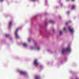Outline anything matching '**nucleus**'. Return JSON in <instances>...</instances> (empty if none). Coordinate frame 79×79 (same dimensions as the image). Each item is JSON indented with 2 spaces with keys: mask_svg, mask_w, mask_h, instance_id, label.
I'll use <instances>...</instances> for the list:
<instances>
[{
  "mask_svg": "<svg viewBox=\"0 0 79 79\" xmlns=\"http://www.w3.org/2000/svg\"><path fill=\"white\" fill-rule=\"evenodd\" d=\"M68 50H69V52H71V48H70V47H69L66 49H64L63 50L62 52V54L64 53H65L66 52H67Z\"/></svg>",
  "mask_w": 79,
  "mask_h": 79,
  "instance_id": "obj_1",
  "label": "nucleus"
},
{
  "mask_svg": "<svg viewBox=\"0 0 79 79\" xmlns=\"http://www.w3.org/2000/svg\"><path fill=\"white\" fill-rule=\"evenodd\" d=\"M34 64L35 66H37L39 65V63L38 62V61L37 59H36L34 61Z\"/></svg>",
  "mask_w": 79,
  "mask_h": 79,
  "instance_id": "obj_2",
  "label": "nucleus"
},
{
  "mask_svg": "<svg viewBox=\"0 0 79 79\" xmlns=\"http://www.w3.org/2000/svg\"><path fill=\"white\" fill-rule=\"evenodd\" d=\"M19 28H17L16 29V31H15V34L16 35V38H18L19 37V36H18V30H19Z\"/></svg>",
  "mask_w": 79,
  "mask_h": 79,
  "instance_id": "obj_3",
  "label": "nucleus"
},
{
  "mask_svg": "<svg viewBox=\"0 0 79 79\" xmlns=\"http://www.w3.org/2000/svg\"><path fill=\"white\" fill-rule=\"evenodd\" d=\"M71 29V27H69V31L71 32V33H73V30H74V29L73 28Z\"/></svg>",
  "mask_w": 79,
  "mask_h": 79,
  "instance_id": "obj_4",
  "label": "nucleus"
},
{
  "mask_svg": "<svg viewBox=\"0 0 79 79\" xmlns=\"http://www.w3.org/2000/svg\"><path fill=\"white\" fill-rule=\"evenodd\" d=\"M12 21H9V28H10L11 26H12Z\"/></svg>",
  "mask_w": 79,
  "mask_h": 79,
  "instance_id": "obj_5",
  "label": "nucleus"
},
{
  "mask_svg": "<svg viewBox=\"0 0 79 79\" xmlns=\"http://www.w3.org/2000/svg\"><path fill=\"white\" fill-rule=\"evenodd\" d=\"M49 23H52L53 24H54L55 23V22L52 20H50L49 21Z\"/></svg>",
  "mask_w": 79,
  "mask_h": 79,
  "instance_id": "obj_6",
  "label": "nucleus"
},
{
  "mask_svg": "<svg viewBox=\"0 0 79 79\" xmlns=\"http://www.w3.org/2000/svg\"><path fill=\"white\" fill-rule=\"evenodd\" d=\"M19 72L20 74H25V72L22 71H20Z\"/></svg>",
  "mask_w": 79,
  "mask_h": 79,
  "instance_id": "obj_7",
  "label": "nucleus"
},
{
  "mask_svg": "<svg viewBox=\"0 0 79 79\" xmlns=\"http://www.w3.org/2000/svg\"><path fill=\"white\" fill-rule=\"evenodd\" d=\"M35 79H40V77L38 76H36L35 77Z\"/></svg>",
  "mask_w": 79,
  "mask_h": 79,
  "instance_id": "obj_8",
  "label": "nucleus"
},
{
  "mask_svg": "<svg viewBox=\"0 0 79 79\" xmlns=\"http://www.w3.org/2000/svg\"><path fill=\"white\" fill-rule=\"evenodd\" d=\"M74 8H75V6L74 5L72 7V10H73V9H74Z\"/></svg>",
  "mask_w": 79,
  "mask_h": 79,
  "instance_id": "obj_9",
  "label": "nucleus"
},
{
  "mask_svg": "<svg viewBox=\"0 0 79 79\" xmlns=\"http://www.w3.org/2000/svg\"><path fill=\"white\" fill-rule=\"evenodd\" d=\"M23 45L24 47H26L27 46V44L26 43H24L23 44Z\"/></svg>",
  "mask_w": 79,
  "mask_h": 79,
  "instance_id": "obj_10",
  "label": "nucleus"
},
{
  "mask_svg": "<svg viewBox=\"0 0 79 79\" xmlns=\"http://www.w3.org/2000/svg\"><path fill=\"white\" fill-rule=\"evenodd\" d=\"M60 35H62V31H60Z\"/></svg>",
  "mask_w": 79,
  "mask_h": 79,
  "instance_id": "obj_11",
  "label": "nucleus"
},
{
  "mask_svg": "<svg viewBox=\"0 0 79 79\" xmlns=\"http://www.w3.org/2000/svg\"><path fill=\"white\" fill-rule=\"evenodd\" d=\"M31 0V1H32V2H35L37 0Z\"/></svg>",
  "mask_w": 79,
  "mask_h": 79,
  "instance_id": "obj_12",
  "label": "nucleus"
},
{
  "mask_svg": "<svg viewBox=\"0 0 79 79\" xmlns=\"http://www.w3.org/2000/svg\"><path fill=\"white\" fill-rule=\"evenodd\" d=\"M5 36L6 37H8L9 36V35L6 34Z\"/></svg>",
  "mask_w": 79,
  "mask_h": 79,
  "instance_id": "obj_13",
  "label": "nucleus"
},
{
  "mask_svg": "<svg viewBox=\"0 0 79 79\" xmlns=\"http://www.w3.org/2000/svg\"><path fill=\"white\" fill-rule=\"evenodd\" d=\"M28 41L29 42H30V41H31V40L30 39V38H29L28 39Z\"/></svg>",
  "mask_w": 79,
  "mask_h": 79,
  "instance_id": "obj_14",
  "label": "nucleus"
},
{
  "mask_svg": "<svg viewBox=\"0 0 79 79\" xmlns=\"http://www.w3.org/2000/svg\"><path fill=\"white\" fill-rule=\"evenodd\" d=\"M63 30H64V31H65L66 30V28H64L63 29Z\"/></svg>",
  "mask_w": 79,
  "mask_h": 79,
  "instance_id": "obj_15",
  "label": "nucleus"
},
{
  "mask_svg": "<svg viewBox=\"0 0 79 79\" xmlns=\"http://www.w3.org/2000/svg\"><path fill=\"white\" fill-rule=\"evenodd\" d=\"M74 0H72V1L74 2Z\"/></svg>",
  "mask_w": 79,
  "mask_h": 79,
  "instance_id": "obj_16",
  "label": "nucleus"
},
{
  "mask_svg": "<svg viewBox=\"0 0 79 79\" xmlns=\"http://www.w3.org/2000/svg\"><path fill=\"white\" fill-rule=\"evenodd\" d=\"M0 1L1 2H3V0H0Z\"/></svg>",
  "mask_w": 79,
  "mask_h": 79,
  "instance_id": "obj_17",
  "label": "nucleus"
},
{
  "mask_svg": "<svg viewBox=\"0 0 79 79\" xmlns=\"http://www.w3.org/2000/svg\"><path fill=\"white\" fill-rule=\"evenodd\" d=\"M38 50H40V48H38Z\"/></svg>",
  "mask_w": 79,
  "mask_h": 79,
  "instance_id": "obj_18",
  "label": "nucleus"
},
{
  "mask_svg": "<svg viewBox=\"0 0 79 79\" xmlns=\"http://www.w3.org/2000/svg\"><path fill=\"white\" fill-rule=\"evenodd\" d=\"M53 31L54 32H55V30H54V29H53Z\"/></svg>",
  "mask_w": 79,
  "mask_h": 79,
  "instance_id": "obj_19",
  "label": "nucleus"
},
{
  "mask_svg": "<svg viewBox=\"0 0 79 79\" xmlns=\"http://www.w3.org/2000/svg\"><path fill=\"white\" fill-rule=\"evenodd\" d=\"M35 44H37V43H36V42H35Z\"/></svg>",
  "mask_w": 79,
  "mask_h": 79,
  "instance_id": "obj_20",
  "label": "nucleus"
},
{
  "mask_svg": "<svg viewBox=\"0 0 79 79\" xmlns=\"http://www.w3.org/2000/svg\"><path fill=\"white\" fill-rule=\"evenodd\" d=\"M31 49H33V48H32V47H31Z\"/></svg>",
  "mask_w": 79,
  "mask_h": 79,
  "instance_id": "obj_21",
  "label": "nucleus"
},
{
  "mask_svg": "<svg viewBox=\"0 0 79 79\" xmlns=\"http://www.w3.org/2000/svg\"><path fill=\"white\" fill-rule=\"evenodd\" d=\"M66 24H68V22L66 23Z\"/></svg>",
  "mask_w": 79,
  "mask_h": 79,
  "instance_id": "obj_22",
  "label": "nucleus"
},
{
  "mask_svg": "<svg viewBox=\"0 0 79 79\" xmlns=\"http://www.w3.org/2000/svg\"><path fill=\"white\" fill-rule=\"evenodd\" d=\"M70 0H67V1H69Z\"/></svg>",
  "mask_w": 79,
  "mask_h": 79,
  "instance_id": "obj_23",
  "label": "nucleus"
},
{
  "mask_svg": "<svg viewBox=\"0 0 79 79\" xmlns=\"http://www.w3.org/2000/svg\"><path fill=\"white\" fill-rule=\"evenodd\" d=\"M45 24H46V25H47V23H46Z\"/></svg>",
  "mask_w": 79,
  "mask_h": 79,
  "instance_id": "obj_24",
  "label": "nucleus"
},
{
  "mask_svg": "<svg viewBox=\"0 0 79 79\" xmlns=\"http://www.w3.org/2000/svg\"><path fill=\"white\" fill-rule=\"evenodd\" d=\"M68 13H69V11H68Z\"/></svg>",
  "mask_w": 79,
  "mask_h": 79,
  "instance_id": "obj_25",
  "label": "nucleus"
},
{
  "mask_svg": "<svg viewBox=\"0 0 79 79\" xmlns=\"http://www.w3.org/2000/svg\"><path fill=\"white\" fill-rule=\"evenodd\" d=\"M59 18H60V17H59Z\"/></svg>",
  "mask_w": 79,
  "mask_h": 79,
  "instance_id": "obj_26",
  "label": "nucleus"
}]
</instances>
